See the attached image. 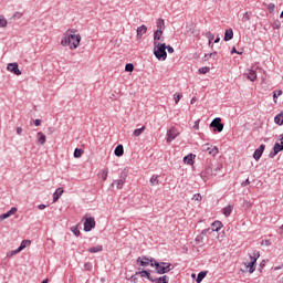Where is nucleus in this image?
Returning <instances> with one entry per match:
<instances>
[{"instance_id": "f257e3e1", "label": "nucleus", "mask_w": 283, "mask_h": 283, "mask_svg": "<svg viewBox=\"0 0 283 283\" xmlns=\"http://www.w3.org/2000/svg\"><path fill=\"white\" fill-rule=\"evenodd\" d=\"M61 45L70 48V50H76L81 45V34L63 33Z\"/></svg>"}, {"instance_id": "f03ea898", "label": "nucleus", "mask_w": 283, "mask_h": 283, "mask_svg": "<svg viewBox=\"0 0 283 283\" xmlns=\"http://www.w3.org/2000/svg\"><path fill=\"white\" fill-rule=\"evenodd\" d=\"M150 266H155L156 272L159 275H165V273H169V271H174V264L167 262H157L150 263Z\"/></svg>"}, {"instance_id": "7ed1b4c3", "label": "nucleus", "mask_w": 283, "mask_h": 283, "mask_svg": "<svg viewBox=\"0 0 283 283\" xmlns=\"http://www.w3.org/2000/svg\"><path fill=\"white\" fill-rule=\"evenodd\" d=\"M154 54L158 61L167 60V44H154Z\"/></svg>"}, {"instance_id": "20e7f679", "label": "nucleus", "mask_w": 283, "mask_h": 283, "mask_svg": "<svg viewBox=\"0 0 283 283\" xmlns=\"http://www.w3.org/2000/svg\"><path fill=\"white\" fill-rule=\"evenodd\" d=\"M260 259V251L255 250L250 254V262L244 263L247 269H249V273H255V263Z\"/></svg>"}, {"instance_id": "39448f33", "label": "nucleus", "mask_w": 283, "mask_h": 283, "mask_svg": "<svg viewBox=\"0 0 283 283\" xmlns=\"http://www.w3.org/2000/svg\"><path fill=\"white\" fill-rule=\"evenodd\" d=\"M218 171H220V168H212L211 166H207L205 171L200 174V177L203 179V182H207V178L209 176H218Z\"/></svg>"}, {"instance_id": "423d86ee", "label": "nucleus", "mask_w": 283, "mask_h": 283, "mask_svg": "<svg viewBox=\"0 0 283 283\" xmlns=\"http://www.w3.org/2000/svg\"><path fill=\"white\" fill-rule=\"evenodd\" d=\"M30 244H32V241L30 240H23L20 244V247L11 252H9L7 254L8 258H12V255H17V253H21V251H23V249H25L27 247H30Z\"/></svg>"}, {"instance_id": "0eeeda50", "label": "nucleus", "mask_w": 283, "mask_h": 283, "mask_svg": "<svg viewBox=\"0 0 283 283\" xmlns=\"http://www.w3.org/2000/svg\"><path fill=\"white\" fill-rule=\"evenodd\" d=\"M220 229H222V222L214 221L211 224V228L202 230L201 235H207V233H213V231H220Z\"/></svg>"}, {"instance_id": "6e6552de", "label": "nucleus", "mask_w": 283, "mask_h": 283, "mask_svg": "<svg viewBox=\"0 0 283 283\" xmlns=\"http://www.w3.org/2000/svg\"><path fill=\"white\" fill-rule=\"evenodd\" d=\"M210 127L214 128V132H222L224 129V124H222V119L220 117H216L211 123Z\"/></svg>"}, {"instance_id": "1a4fd4ad", "label": "nucleus", "mask_w": 283, "mask_h": 283, "mask_svg": "<svg viewBox=\"0 0 283 283\" xmlns=\"http://www.w3.org/2000/svg\"><path fill=\"white\" fill-rule=\"evenodd\" d=\"M96 227V221L94 217L86 218L84 222V231H92Z\"/></svg>"}, {"instance_id": "9d476101", "label": "nucleus", "mask_w": 283, "mask_h": 283, "mask_svg": "<svg viewBox=\"0 0 283 283\" xmlns=\"http://www.w3.org/2000/svg\"><path fill=\"white\" fill-rule=\"evenodd\" d=\"M180 135V133L178 132V129L176 128H170L168 132H167V143H171L172 140H176V138H178V136Z\"/></svg>"}, {"instance_id": "9b49d317", "label": "nucleus", "mask_w": 283, "mask_h": 283, "mask_svg": "<svg viewBox=\"0 0 283 283\" xmlns=\"http://www.w3.org/2000/svg\"><path fill=\"white\" fill-rule=\"evenodd\" d=\"M8 72H11L12 74H15V76H21V70H19L18 63H9L7 66Z\"/></svg>"}, {"instance_id": "f8f14e48", "label": "nucleus", "mask_w": 283, "mask_h": 283, "mask_svg": "<svg viewBox=\"0 0 283 283\" xmlns=\"http://www.w3.org/2000/svg\"><path fill=\"white\" fill-rule=\"evenodd\" d=\"M163 41H165L163 31H155L154 32V45H163Z\"/></svg>"}, {"instance_id": "ddd939ff", "label": "nucleus", "mask_w": 283, "mask_h": 283, "mask_svg": "<svg viewBox=\"0 0 283 283\" xmlns=\"http://www.w3.org/2000/svg\"><path fill=\"white\" fill-rule=\"evenodd\" d=\"M202 151H208L210 156H218V147H210L209 144H205L201 146Z\"/></svg>"}, {"instance_id": "4468645a", "label": "nucleus", "mask_w": 283, "mask_h": 283, "mask_svg": "<svg viewBox=\"0 0 283 283\" xmlns=\"http://www.w3.org/2000/svg\"><path fill=\"white\" fill-rule=\"evenodd\" d=\"M280 151H283V144L281 143H275L273 147V151L270 153V158H275Z\"/></svg>"}, {"instance_id": "2eb2a0df", "label": "nucleus", "mask_w": 283, "mask_h": 283, "mask_svg": "<svg viewBox=\"0 0 283 283\" xmlns=\"http://www.w3.org/2000/svg\"><path fill=\"white\" fill-rule=\"evenodd\" d=\"M244 76H247L248 81H251L252 83L258 81V73L253 69L248 70V72L244 73Z\"/></svg>"}, {"instance_id": "dca6fc26", "label": "nucleus", "mask_w": 283, "mask_h": 283, "mask_svg": "<svg viewBox=\"0 0 283 283\" xmlns=\"http://www.w3.org/2000/svg\"><path fill=\"white\" fill-rule=\"evenodd\" d=\"M137 262H139L140 266H149V264H154L156 260L149 259L147 256H142L137 259Z\"/></svg>"}, {"instance_id": "f3484780", "label": "nucleus", "mask_w": 283, "mask_h": 283, "mask_svg": "<svg viewBox=\"0 0 283 283\" xmlns=\"http://www.w3.org/2000/svg\"><path fill=\"white\" fill-rule=\"evenodd\" d=\"M264 149H266V146L264 144H261L258 149H255L253 154L254 160H260L262 158V154H264Z\"/></svg>"}, {"instance_id": "a211bd4d", "label": "nucleus", "mask_w": 283, "mask_h": 283, "mask_svg": "<svg viewBox=\"0 0 283 283\" xmlns=\"http://www.w3.org/2000/svg\"><path fill=\"white\" fill-rule=\"evenodd\" d=\"M18 209L17 207H12L8 212L0 216V220H8L11 216H14L17 213Z\"/></svg>"}, {"instance_id": "6ab92c4d", "label": "nucleus", "mask_w": 283, "mask_h": 283, "mask_svg": "<svg viewBox=\"0 0 283 283\" xmlns=\"http://www.w3.org/2000/svg\"><path fill=\"white\" fill-rule=\"evenodd\" d=\"M156 25H157L156 32H165V20L163 18L157 19Z\"/></svg>"}, {"instance_id": "aec40b11", "label": "nucleus", "mask_w": 283, "mask_h": 283, "mask_svg": "<svg viewBox=\"0 0 283 283\" xmlns=\"http://www.w3.org/2000/svg\"><path fill=\"white\" fill-rule=\"evenodd\" d=\"M143 34H147V25L145 24L137 28V39H143Z\"/></svg>"}, {"instance_id": "412c9836", "label": "nucleus", "mask_w": 283, "mask_h": 283, "mask_svg": "<svg viewBox=\"0 0 283 283\" xmlns=\"http://www.w3.org/2000/svg\"><path fill=\"white\" fill-rule=\"evenodd\" d=\"M135 275H140L142 277H147L150 282H154V279H151V274L147 270H143L142 272H136Z\"/></svg>"}, {"instance_id": "4be33fe9", "label": "nucleus", "mask_w": 283, "mask_h": 283, "mask_svg": "<svg viewBox=\"0 0 283 283\" xmlns=\"http://www.w3.org/2000/svg\"><path fill=\"white\" fill-rule=\"evenodd\" d=\"M115 156H117L118 158H120V156H123V154H125V148L123 147V145H118L115 150H114Z\"/></svg>"}, {"instance_id": "5701e85b", "label": "nucleus", "mask_w": 283, "mask_h": 283, "mask_svg": "<svg viewBox=\"0 0 283 283\" xmlns=\"http://www.w3.org/2000/svg\"><path fill=\"white\" fill-rule=\"evenodd\" d=\"M61 196H63V188H57L53 195V202H56Z\"/></svg>"}, {"instance_id": "b1692460", "label": "nucleus", "mask_w": 283, "mask_h": 283, "mask_svg": "<svg viewBox=\"0 0 283 283\" xmlns=\"http://www.w3.org/2000/svg\"><path fill=\"white\" fill-rule=\"evenodd\" d=\"M231 39H233V29H228L224 33V41H231Z\"/></svg>"}, {"instance_id": "393cba45", "label": "nucleus", "mask_w": 283, "mask_h": 283, "mask_svg": "<svg viewBox=\"0 0 283 283\" xmlns=\"http://www.w3.org/2000/svg\"><path fill=\"white\" fill-rule=\"evenodd\" d=\"M46 137L42 132L38 133V143L40 145H45Z\"/></svg>"}, {"instance_id": "a878e982", "label": "nucleus", "mask_w": 283, "mask_h": 283, "mask_svg": "<svg viewBox=\"0 0 283 283\" xmlns=\"http://www.w3.org/2000/svg\"><path fill=\"white\" fill-rule=\"evenodd\" d=\"M274 123L276 125H283V112H281L274 117Z\"/></svg>"}, {"instance_id": "bb28decb", "label": "nucleus", "mask_w": 283, "mask_h": 283, "mask_svg": "<svg viewBox=\"0 0 283 283\" xmlns=\"http://www.w3.org/2000/svg\"><path fill=\"white\" fill-rule=\"evenodd\" d=\"M231 211H233V206H227L226 208H223V216H226V218H229V216H231Z\"/></svg>"}, {"instance_id": "cd10ccee", "label": "nucleus", "mask_w": 283, "mask_h": 283, "mask_svg": "<svg viewBox=\"0 0 283 283\" xmlns=\"http://www.w3.org/2000/svg\"><path fill=\"white\" fill-rule=\"evenodd\" d=\"M184 163H185L186 165H193V155L190 154V155L184 157Z\"/></svg>"}, {"instance_id": "c85d7f7f", "label": "nucleus", "mask_w": 283, "mask_h": 283, "mask_svg": "<svg viewBox=\"0 0 283 283\" xmlns=\"http://www.w3.org/2000/svg\"><path fill=\"white\" fill-rule=\"evenodd\" d=\"M154 282L156 283H169V277L167 275L160 276L158 279H155Z\"/></svg>"}, {"instance_id": "c756f323", "label": "nucleus", "mask_w": 283, "mask_h": 283, "mask_svg": "<svg viewBox=\"0 0 283 283\" xmlns=\"http://www.w3.org/2000/svg\"><path fill=\"white\" fill-rule=\"evenodd\" d=\"M149 182H150V185H151L153 187L158 186V185H159L158 175H153L151 178H150V180H149Z\"/></svg>"}, {"instance_id": "7c9ffc66", "label": "nucleus", "mask_w": 283, "mask_h": 283, "mask_svg": "<svg viewBox=\"0 0 283 283\" xmlns=\"http://www.w3.org/2000/svg\"><path fill=\"white\" fill-rule=\"evenodd\" d=\"M145 126H142L140 128H137L133 132V136H135V138H138V136H140V134H143V132H145Z\"/></svg>"}, {"instance_id": "2f4dec72", "label": "nucleus", "mask_w": 283, "mask_h": 283, "mask_svg": "<svg viewBox=\"0 0 283 283\" xmlns=\"http://www.w3.org/2000/svg\"><path fill=\"white\" fill-rule=\"evenodd\" d=\"M101 251H103V245H97L88 249L90 253H101Z\"/></svg>"}, {"instance_id": "473e14b6", "label": "nucleus", "mask_w": 283, "mask_h": 283, "mask_svg": "<svg viewBox=\"0 0 283 283\" xmlns=\"http://www.w3.org/2000/svg\"><path fill=\"white\" fill-rule=\"evenodd\" d=\"M206 277H207V272H200V273L197 275L196 282H197V283H200V282H202Z\"/></svg>"}, {"instance_id": "72a5a7b5", "label": "nucleus", "mask_w": 283, "mask_h": 283, "mask_svg": "<svg viewBox=\"0 0 283 283\" xmlns=\"http://www.w3.org/2000/svg\"><path fill=\"white\" fill-rule=\"evenodd\" d=\"M113 185H116V189H123V186L125 185V181L123 179L115 180Z\"/></svg>"}, {"instance_id": "f704fd0d", "label": "nucleus", "mask_w": 283, "mask_h": 283, "mask_svg": "<svg viewBox=\"0 0 283 283\" xmlns=\"http://www.w3.org/2000/svg\"><path fill=\"white\" fill-rule=\"evenodd\" d=\"M0 28H8V20L3 15H0Z\"/></svg>"}, {"instance_id": "c9c22d12", "label": "nucleus", "mask_w": 283, "mask_h": 283, "mask_svg": "<svg viewBox=\"0 0 283 283\" xmlns=\"http://www.w3.org/2000/svg\"><path fill=\"white\" fill-rule=\"evenodd\" d=\"M72 233H74V235H76V238H78V235H81V230H78L77 226H73L71 228Z\"/></svg>"}, {"instance_id": "e433bc0d", "label": "nucleus", "mask_w": 283, "mask_h": 283, "mask_svg": "<svg viewBox=\"0 0 283 283\" xmlns=\"http://www.w3.org/2000/svg\"><path fill=\"white\" fill-rule=\"evenodd\" d=\"M81 156H83V149L75 148V150H74V158H81Z\"/></svg>"}, {"instance_id": "4c0bfd02", "label": "nucleus", "mask_w": 283, "mask_h": 283, "mask_svg": "<svg viewBox=\"0 0 283 283\" xmlns=\"http://www.w3.org/2000/svg\"><path fill=\"white\" fill-rule=\"evenodd\" d=\"M279 96H282V90L273 92V101H274V103H277V97Z\"/></svg>"}, {"instance_id": "58836bf2", "label": "nucleus", "mask_w": 283, "mask_h": 283, "mask_svg": "<svg viewBox=\"0 0 283 283\" xmlns=\"http://www.w3.org/2000/svg\"><path fill=\"white\" fill-rule=\"evenodd\" d=\"M210 67L209 66H203L199 69V74H208V72H210Z\"/></svg>"}, {"instance_id": "ea45409f", "label": "nucleus", "mask_w": 283, "mask_h": 283, "mask_svg": "<svg viewBox=\"0 0 283 283\" xmlns=\"http://www.w3.org/2000/svg\"><path fill=\"white\" fill-rule=\"evenodd\" d=\"M127 174H128L127 169H124L120 172V179L119 180H124V182H125V180H127Z\"/></svg>"}, {"instance_id": "a19ab883", "label": "nucleus", "mask_w": 283, "mask_h": 283, "mask_svg": "<svg viewBox=\"0 0 283 283\" xmlns=\"http://www.w3.org/2000/svg\"><path fill=\"white\" fill-rule=\"evenodd\" d=\"M174 98H175L176 105H178V103H180V99L182 98V94L181 93L175 94Z\"/></svg>"}, {"instance_id": "79ce46f5", "label": "nucleus", "mask_w": 283, "mask_h": 283, "mask_svg": "<svg viewBox=\"0 0 283 283\" xmlns=\"http://www.w3.org/2000/svg\"><path fill=\"white\" fill-rule=\"evenodd\" d=\"M206 35H207V39L209 40V45H211V42L213 41L216 35H213V33L211 32H207Z\"/></svg>"}, {"instance_id": "37998d69", "label": "nucleus", "mask_w": 283, "mask_h": 283, "mask_svg": "<svg viewBox=\"0 0 283 283\" xmlns=\"http://www.w3.org/2000/svg\"><path fill=\"white\" fill-rule=\"evenodd\" d=\"M125 72H134V64L132 63L126 64Z\"/></svg>"}, {"instance_id": "c03bdc74", "label": "nucleus", "mask_w": 283, "mask_h": 283, "mask_svg": "<svg viewBox=\"0 0 283 283\" xmlns=\"http://www.w3.org/2000/svg\"><path fill=\"white\" fill-rule=\"evenodd\" d=\"M268 10L271 14H273V12H275V4L273 3L268 4Z\"/></svg>"}, {"instance_id": "a18cd8bd", "label": "nucleus", "mask_w": 283, "mask_h": 283, "mask_svg": "<svg viewBox=\"0 0 283 283\" xmlns=\"http://www.w3.org/2000/svg\"><path fill=\"white\" fill-rule=\"evenodd\" d=\"M243 20H244V21H251V13H250V12H245V13L243 14Z\"/></svg>"}, {"instance_id": "49530a36", "label": "nucleus", "mask_w": 283, "mask_h": 283, "mask_svg": "<svg viewBox=\"0 0 283 283\" xmlns=\"http://www.w3.org/2000/svg\"><path fill=\"white\" fill-rule=\"evenodd\" d=\"M211 56H216V52L206 54L203 57V61H209V59H211Z\"/></svg>"}, {"instance_id": "de8ad7c7", "label": "nucleus", "mask_w": 283, "mask_h": 283, "mask_svg": "<svg viewBox=\"0 0 283 283\" xmlns=\"http://www.w3.org/2000/svg\"><path fill=\"white\" fill-rule=\"evenodd\" d=\"M107 174H108V170H107V169H104V170L102 171V179H103V180H107Z\"/></svg>"}, {"instance_id": "09e8293b", "label": "nucleus", "mask_w": 283, "mask_h": 283, "mask_svg": "<svg viewBox=\"0 0 283 283\" xmlns=\"http://www.w3.org/2000/svg\"><path fill=\"white\" fill-rule=\"evenodd\" d=\"M192 200H196L197 202H200V200H202V196H200V193H197L193 196Z\"/></svg>"}, {"instance_id": "8fccbe9b", "label": "nucleus", "mask_w": 283, "mask_h": 283, "mask_svg": "<svg viewBox=\"0 0 283 283\" xmlns=\"http://www.w3.org/2000/svg\"><path fill=\"white\" fill-rule=\"evenodd\" d=\"M21 17H23V13L19 11L13 14V19H21Z\"/></svg>"}, {"instance_id": "3c124183", "label": "nucleus", "mask_w": 283, "mask_h": 283, "mask_svg": "<svg viewBox=\"0 0 283 283\" xmlns=\"http://www.w3.org/2000/svg\"><path fill=\"white\" fill-rule=\"evenodd\" d=\"M193 129H200V119L195 122Z\"/></svg>"}, {"instance_id": "603ef678", "label": "nucleus", "mask_w": 283, "mask_h": 283, "mask_svg": "<svg viewBox=\"0 0 283 283\" xmlns=\"http://www.w3.org/2000/svg\"><path fill=\"white\" fill-rule=\"evenodd\" d=\"M166 50H168L169 54H174V48L171 45L166 46Z\"/></svg>"}, {"instance_id": "864d4df0", "label": "nucleus", "mask_w": 283, "mask_h": 283, "mask_svg": "<svg viewBox=\"0 0 283 283\" xmlns=\"http://www.w3.org/2000/svg\"><path fill=\"white\" fill-rule=\"evenodd\" d=\"M17 134H18V136H21L23 134V128L22 127H18L17 128Z\"/></svg>"}, {"instance_id": "5fc2aeb1", "label": "nucleus", "mask_w": 283, "mask_h": 283, "mask_svg": "<svg viewBox=\"0 0 283 283\" xmlns=\"http://www.w3.org/2000/svg\"><path fill=\"white\" fill-rule=\"evenodd\" d=\"M242 187H247L248 185H251V181L248 179H245V181H243L242 184Z\"/></svg>"}, {"instance_id": "6e6d98bb", "label": "nucleus", "mask_w": 283, "mask_h": 283, "mask_svg": "<svg viewBox=\"0 0 283 283\" xmlns=\"http://www.w3.org/2000/svg\"><path fill=\"white\" fill-rule=\"evenodd\" d=\"M48 206L41 203L38 206V209H40V211H43V209H46Z\"/></svg>"}, {"instance_id": "4d7b16f0", "label": "nucleus", "mask_w": 283, "mask_h": 283, "mask_svg": "<svg viewBox=\"0 0 283 283\" xmlns=\"http://www.w3.org/2000/svg\"><path fill=\"white\" fill-rule=\"evenodd\" d=\"M130 282H133V283H138V277H135L134 275L130 276Z\"/></svg>"}, {"instance_id": "13d9d810", "label": "nucleus", "mask_w": 283, "mask_h": 283, "mask_svg": "<svg viewBox=\"0 0 283 283\" xmlns=\"http://www.w3.org/2000/svg\"><path fill=\"white\" fill-rule=\"evenodd\" d=\"M34 125H35V127H39L41 125V119H35Z\"/></svg>"}, {"instance_id": "bf43d9fd", "label": "nucleus", "mask_w": 283, "mask_h": 283, "mask_svg": "<svg viewBox=\"0 0 283 283\" xmlns=\"http://www.w3.org/2000/svg\"><path fill=\"white\" fill-rule=\"evenodd\" d=\"M66 32L67 34H74V32H76V29H69Z\"/></svg>"}, {"instance_id": "052dcab7", "label": "nucleus", "mask_w": 283, "mask_h": 283, "mask_svg": "<svg viewBox=\"0 0 283 283\" xmlns=\"http://www.w3.org/2000/svg\"><path fill=\"white\" fill-rule=\"evenodd\" d=\"M231 54H242V53L238 52V51L235 50V48H232Z\"/></svg>"}, {"instance_id": "680f3d73", "label": "nucleus", "mask_w": 283, "mask_h": 283, "mask_svg": "<svg viewBox=\"0 0 283 283\" xmlns=\"http://www.w3.org/2000/svg\"><path fill=\"white\" fill-rule=\"evenodd\" d=\"M196 101H198L196 97H192L190 101V105H193V103H196Z\"/></svg>"}, {"instance_id": "e2e57ef3", "label": "nucleus", "mask_w": 283, "mask_h": 283, "mask_svg": "<svg viewBox=\"0 0 283 283\" xmlns=\"http://www.w3.org/2000/svg\"><path fill=\"white\" fill-rule=\"evenodd\" d=\"M265 245L266 247H271V241L270 240H265Z\"/></svg>"}, {"instance_id": "0e129e2a", "label": "nucleus", "mask_w": 283, "mask_h": 283, "mask_svg": "<svg viewBox=\"0 0 283 283\" xmlns=\"http://www.w3.org/2000/svg\"><path fill=\"white\" fill-rule=\"evenodd\" d=\"M214 43H220V36H217Z\"/></svg>"}, {"instance_id": "69168bd1", "label": "nucleus", "mask_w": 283, "mask_h": 283, "mask_svg": "<svg viewBox=\"0 0 283 283\" xmlns=\"http://www.w3.org/2000/svg\"><path fill=\"white\" fill-rule=\"evenodd\" d=\"M274 28H276V30H280V22H277L276 24H274Z\"/></svg>"}, {"instance_id": "338daca9", "label": "nucleus", "mask_w": 283, "mask_h": 283, "mask_svg": "<svg viewBox=\"0 0 283 283\" xmlns=\"http://www.w3.org/2000/svg\"><path fill=\"white\" fill-rule=\"evenodd\" d=\"M50 282V280L49 279H45V280H43L41 283H49Z\"/></svg>"}, {"instance_id": "774afa93", "label": "nucleus", "mask_w": 283, "mask_h": 283, "mask_svg": "<svg viewBox=\"0 0 283 283\" xmlns=\"http://www.w3.org/2000/svg\"><path fill=\"white\" fill-rule=\"evenodd\" d=\"M281 144L283 145V134L281 135Z\"/></svg>"}]
</instances>
